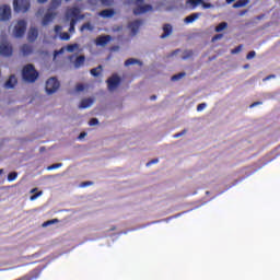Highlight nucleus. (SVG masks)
Wrapping results in <instances>:
<instances>
[{"label": "nucleus", "instance_id": "36", "mask_svg": "<svg viewBox=\"0 0 280 280\" xmlns=\"http://www.w3.org/2000/svg\"><path fill=\"white\" fill-rule=\"evenodd\" d=\"M206 108H207V103H200V104L197 106L198 113L205 110Z\"/></svg>", "mask_w": 280, "mask_h": 280}, {"label": "nucleus", "instance_id": "31", "mask_svg": "<svg viewBox=\"0 0 280 280\" xmlns=\"http://www.w3.org/2000/svg\"><path fill=\"white\" fill-rule=\"evenodd\" d=\"M185 75H187L185 72H179L172 77V81L177 82V80H182V78H185Z\"/></svg>", "mask_w": 280, "mask_h": 280}, {"label": "nucleus", "instance_id": "21", "mask_svg": "<svg viewBox=\"0 0 280 280\" xmlns=\"http://www.w3.org/2000/svg\"><path fill=\"white\" fill-rule=\"evenodd\" d=\"M250 0H238L236 1L234 4H233V8L234 9H237V8H245V5H248Z\"/></svg>", "mask_w": 280, "mask_h": 280}, {"label": "nucleus", "instance_id": "54", "mask_svg": "<svg viewBox=\"0 0 280 280\" xmlns=\"http://www.w3.org/2000/svg\"><path fill=\"white\" fill-rule=\"evenodd\" d=\"M247 13H248V10H243V11H240L238 15L244 16V14H247Z\"/></svg>", "mask_w": 280, "mask_h": 280}, {"label": "nucleus", "instance_id": "32", "mask_svg": "<svg viewBox=\"0 0 280 280\" xmlns=\"http://www.w3.org/2000/svg\"><path fill=\"white\" fill-rule=\"evenodd\" d=\"M59 167H62V163H56L47 167L48 172H51V170H58Z\"/></svg>", "mask_w": 280, "mask_h": 280}, {"label": "nucleus", "instance_id": "62", "mask_svg": "<svg viewBox=\"0 0 280 280\" xmlns=\"http://www.w3.org/2000/svg\"><path fill=\"white\" fill-rule=\"evenodd\" d=\"M65 1L69 2V1H71V0H65Z\"/></svg>", "mask_w": 280, "mask_h": 280}, {"label": "nucleus", "instance_id": "48", "mask_svg": "<svg viewBox=\"0 0 280 280\" xmlns=\"http://www.w3.org/2000/svg\"><path fill=\"white\" fill-rule=\"evenodd\" d=\"M154 163H159V159L151 160L147 163V167H150V165H154Z\"/></svg>", "mask_w": 280, "mask_h": 280}, {"label": "nucleus", "instance_id": "1", "mask_svg": "<svg viewBox=\"0 0 280 280\" xmlns=\"http://www.w3.org/2000/svg\"><path fill=\"white\" fill-rule=\"evenodd\" d=\"M22 78L24 82H28L30 84H34L38 80V71H36L34 65L28 63L23 67Z\"/></svg>", "mask_w": 280, "mask_h": 280}, {"label": "nucleus", "instance_id": "14", "mask_svg": "<svg viewBox=\"0 0 280 280\" xmlns=\"http://www.w3.org/2000/svg\"><path fill=\"white\" fill-rule=\"evenodd\" d=\"M98 14L103 19H110V18L115 16V10H113V9H105V10L101 11Z\"/></svg>", "mask_w": 280, "mask_h": 280}, {"label": "nucleus", "instance_id": "51", "mask_svg": "<svg viewBox=\"0 0 280 280\" xmlns=\"http://www.w3.org/2000/svg\"><path fill=\"white\" fill-rule=\"evenodd\" d=\"M261 102H254L249 108H255V106H260Z\"/></svg>", "mask_w": 280, "mask_h": 280}, {"label": "nucleus", "instance_id": "45", "mask_svg": "<svg viewBox=\"0 0 280 280\" xmlns=\"http://www.w3.org/2000/svg\"><path fill=\"white\" fill-rule=\"evenodd\" d=\"M101 3L103 5H110L113 3V0H101Z\"/></svg>", "mask_w": 280, "mask_h": 280}, {"label": "nucleus", "instance_id": "25", "mask_svg": "<svg viewBox=\"0 0 280 280\" xmlns=\"http://www.w3.org/2000/svg\"><path fill=\"white\" fill-rule=\"evenodd\" d=\"M84 30H89V32H93V24H91V22L84 23V24L80 27V32H84Z\"/></svg>", "mask_w": 280, "mask_h": 280}, {"label": "nucleus", "instance_id": "27", "mask_svg": "<svg viewBox=\"0 0 280 280\" xmlns=\"http://www.w3.org/2000/svg\"><path fill=\"white\" fill-rule=\"evenodd\" d=\"M226 27H229V23H226V22H221V23L215 27V32H223V30H226Z\"/></svg>", "mask_w": 280, "mask_h": 280}, {"label": "nucleus", "instance_id": "13", "mask_svg": "<svg viewBox=\"0 0 280 280\" xmlns=\"http://www.w3.org/2000/svg\"><path fill=\"white\" fill-rule=\"evenodd\" d=\"M18 83L19 81L16 80V75L11 74L9 77V80L4 83V89H14V86H16Z\"/></svg>", "mask_w": 280, "mask_h": 280}, {"label": "nucleus", "instance_id": "39", "mask_svg": "<svg viewBox=\"0 0 280 280\" xmlns=\"http://www.w3.org/2000/svg\"><path fill=\"white\" fill-rule=\"evenodd\" d=\"M255 56H256L255 50H252V51H249V52L247 54L246 59H247V60H253V58H255Z\"/></svg>", "mask_w": 280, "mask_h": 280}, {"label": "nucleus", "instance_id": "38", "mask_svg": "<svg viewBox=\"0 0 280 280\" xmlns=\"http://www.w3.org/2000/svg\"><path fill=\"white\" fill-rule=\"evenodd\" d=\"M100 124V120L97 118H92L89 121V126H97Z\"/></svg>", "mask_w": 280, "mask_h": 280}, {"label": "nucleus", "instance_id": "3", "mask_svg": "<svg viewBox=\"0 0 280 280\" xmlns=\"http://www.w3.org/2000/svg\"><path fill=\"white\" fill-rule=\"evenodd\" d=\"M45 89H46L47 95H54V93H56V91L60 89V81H58V79L52 77L46 81Z\"/></svg>", "mask_w": 280, "mask_h": 280}, {"label": "nucleus", "instance_id": "47", "mask_svg": "<svg viewBox=\"0 0 280 280\" xmlns=\"http://www.w3.org/2000/svg\"><path fill=\"white\" fill-rule=\"evenodd\" d=\"M240 51H242V45L237 46L236 48H234L232 50V54H240Z\"/></svg>", "mask_w": 280, "mask_h": 280}, {"label": "nucleus", "instance_id": "5", "mask_svg": "<svg viewBox=\"0 0 280 280\" xmlns=\"http://www.w3.org/2000/svg\"><path fill=\"white\" fill-rule=\"evenodd\" d=\"M107 89L108 91H115L119 84H121V78L117 74H113L110 78L107 79Z\"/></svg>", "mask_w": 280, "mask_h": 280}, {"label": "nucleus", "instance_id": "57", "mask_svg": "<svg viewBox=\"0 0 280 280\" xmlns=\"http://www.w3.org/2000/svg\"><path fill=\"white\" fill-rule=\"evenodd\" d=\"M38 3H47L48 0H37Z\"/></svg>", "mask_w": 280, "mask_h": 280}, {"label": "nucleus", "instance_id": "50", "mask_svg": "<svg viewBox=\"0 0 280 280\" xmlns=\"http://www.w3.org/2000/svg\"><path fill=\"white\" fill-rule=\"evenodd\" d=\"M272 78H277V75L270 74L264 79V82H267V80H272Z\"/></svg>", "mask_w": 280, "mask_h": 280}, {"label": "nucleus", "instance_id": "2", "mask_svg": "<svg viewBox=\"0 0 280 280\" xmlns=\"http://www.w3.org/2000/svg\"><path fill=\"white\" fill-rule=\"evenodd\" d=\"M30 8H32V2L30 0H13V10L14 12H30Z\"/></svg>", "mask_w": 280, "mask_h": 280}, {"label": "nucleus", "instance_id": "53", "mask_svg": "<svg viewBox=\"0 0 280 280\" xmlns=\"http://www.w3.org/2000/svg\"><path fill=\"white\" fill-rule=\"evenodd\" d=\"M69 32H70V34H74L75 33V26H70Z\"/></svg>", "mask_w": 280, "mask_h": 280}, {"label": "nucleus", "instance_id": "6", "mask_svg": "<svg viewBox=\"0 0 280 280\" xmlns=\"http://www.w3.org/2000/svg\"><path fill=\"white\" fill-rule=\"evenodd\" d=\"M0 54H1V56H4L5 58H10V56H12V54H14L12 44H10L9 42H2L0 44Z\"/></svg>", "mask_w": 280, "mask_h": 280}, {"label": "nucleus", "instance_id": "63", "mask_svg": "<svg viewBox=\"0 0 280 280\" xmlns=\"http://www.w3.org/2000/svg\"><path fill=\"white\" fill-rule=\"evenodd\" d=\"M258 19H261V16H258Z\"/></svg>", "mask_w": 280, "mask_h": 280}, {"label": "nucleus", "instance_id": "43", "mask_svg": "<svg viewBox=\"0 0 280 280\" xmlns=\"http://www.w3.org/2000/svg\"><path fill=\"white\" fill-rule=\"evenodd\" d=\"M224 35L222 34H217L212 37V42L215 43V40H220Z\"/></svg>", "mask_w": 280, "mask_h": 280}, {"label": "nucleus", "instance_id": "49", "mask_svg": "<svg viewBox=\"0 0 280 280\" xmlns=\"http://www.w3.org/2000/svg\"><path fill=\"white\" fill-rule=\"evenodd\" d=\"M272 78H277V75L270 74L264 79V82H267V80H272Z\"/></svg>", "mask_w": 280, "mask_h": 280}, {"label": "nucleus", "instance_id": "33", "mask_svg": "<svg viewBox=\"0 0 280 280\" xmlns=\"http://www.w3.org/2000/svg\"><path fill=\"white\" fill-rule=\"evenodd\" d=\"M60 39L61 40H70L71 39V35H69V33L63 32L60 34Z\"/></svg>", "mask_w": 280, "mask_h": 280}, {"label": "nucleus", "instance_id": "30", "mask_svg": "<svg viewBox=\"0 0 280 280\" xmlns=\"http://www.w3.org/2000/svg\"><path fill=\"white\" fill-rule=\"evenodd\" d=\"M140 61L135 59V58H129L125 61V67H130V65H137L139 63Z\"/></svg>", "mask_w": 280, "mask_h": 280}, {"label": "nucleus", "instance_id": "15", "mask_svg": "<svg viewBox=\"0 0 280 280\" xmlns=\"http://www.w3.org/2000/svg\"><path fill=\"white\" fill-rule=\"evenodd\" d=\"M202 16V13H191L190 15L186 16L184 22L189 24L194 23V21H197V19H200Z\"/></svg>", "mask_w": 280, "mask_h": 280}, {"label": "nucleus", "instance_id": "35", "mask_svg": "<svg viewBox=\"0 0 280 280\" xmlns=\"http://www.w3.org/2000/svg\"><path fill=\"white\" fill-rule=\"evenodd\" d=\"M74 49H78V44H72L67 46V51H74Z\"/></svg>", "mask_w": 280, "mask_h": 280}, {"label": "nucleus", "instance_id": "23", "mask_svg": "<svg viewBox=\"0 0 280 280\" xmlns=\"http://www.w3.org/2000/svg\"><path fill=\"white\" fill-rule=\"evenodd\" d=\"M194 57V50H185L182 56V60H189Z\"/></svg>", "mask_w": 280, "mask_h": 280}, {"label": "nucleus", "instance_id": "24", "mask_svg": "<svg viewBox=\"0 0 280 280\" xmlns=\"http://www.w3.org/2000/svg\"><path fill=\"white\" fill-rule=\"evenodd\" d=\"M136 9L133 10V14L139 16L141 14V0H136Z\"/></svg>", "mask_w": 280, "mask_h": 280}, {"label": "nucleus", "instance_id": "17", "mask_svg": "<svg viewBox=\"0 0 280 280\" xmlns=\"http://www.w3.org/2000/svg\"><path fill=\"white\" fill-rule=\"evenodd\" d=\"M172 26L170 24H164L163 25V34L160 36V38H167L172 34Z\"/></svg>", "mask_w": 280, "mask_h": 280}, {"label": "nucleus", "instance_id": "34", "mask_svg": "<svg viewBox=\"0 0 280 280\" xmlns=\"http://www.w3.org/2000/svg\"><path fill=\"white\" fill-rule=\"evenodd\" d=\"M188 3H190L192 8H197V5H200V3H202V0H188Z\"/></svg>", "mask_w": 280, "mask_h": 280}, {"label": "nucleus", "instance_id": "52", "mask_svg": "<svg viewBox=\"0 0 280 280\" xmlns=\"http://www.w3.org/2000/svg\"><path fill=\"white\" fill-rule=\"evenodd\" d=\"M62 30V26L60 25H55V32L56 34H58V32H60Z\"/></svg>", "mask_w": 280, "mask_h": 280}, {"label": "nucleus", "instance_id": "19", "mask_svg": "<svg viewBox=\"0 0 280 280\" xmlns=\"http://www.w3.org/2000/svg\"><path fill=\"white\" fill-rule=\"evenodd\" d=\"M21 51L23 56H30L31 54H33L34 49L32 48V46L24 44L21 47Z\"/></svg>", "mask_w": 280, "mask_h": 280}, {"label": "nucleus", "instance_id": "10", "mask_svg": "<svg viewBox=\"0 0 280 280\" xmlns=\"http://www.w3.org/2000/svg\"><path fill=\"white\" fill-rule=\"evenodd\" d=\"M140 27H141V20H136L128 24V28L130 30L132 36H137Z\"/></svg>", "mask_w": 280, "mask_h": 280}, {"label": "nucleus", "instance_id": "29", "mask_svg": "<svg viewBox=\"0 0 280 280\" xmlns=\"http://www.w3.org/2000/svg\"><path fill=\"white\" fill-rule=\"evenodd\" d=\"M58 222H59L58 219L48 220V221L44 222L42 224V226L45 229L47 226H51V224H58Z\"/></svg>", "mask_w": 280, "mask_h": 280}, {"label": "nucleus", "instance_id": "4", "mask_svg": "<svg viewBox=\"0 0 280 280\" xmlns=\"http://www.w3.org/2000/svg\"><path fill=\"white\" fill-rule=\"evenodd\" d=\"M25 32H27V22L25 20L18 21L13 31L15 38H23V36H25Z\"/></svg>", "mask_w": 280, "mask_h": 280}, {"label": "nucleus", "instance_id": "56", "mask_svg": "<svg viewBox=\"0 0 280 280\" xmlns=\"http://www.w3.org/2000/svg\"><path fill=\"white\" fill-rule=\"evenodd\" d=\"M36 191H38V188H33V189L31 190V194H36Z\"/></svg>", "mask_w": 280, "mask_h": 280}, {"label": "nucleus", "instance_id": "28", "mask_svg": "<svg viewBox=\"0 0 280 280\" xmlns=\"http://www.w3.org/2000/svg\"><path fill=\"white\" fill-rule=\"evenodd\" d=\"M16 178H19V173H16V172L9 173V175H8L9 183H12L13 180H16Z\"/></svg>", "mask_w": 280, "mask_h": 280}, {"label": "nucleus", "instance_id": "55", "mask_svg": "<svg viewBox=\"0 0 280 280\" xmlns=\"http://www.w3.org/2000/svg\"><path fill=\"white\" fill-rule=\"evenodd\" d=\"M85 136H86V132H81V133L79 135V139H84Z\"/></svg>", "mask_w": 280, "mask_h": 280}, {"label": "nucleus", "instance_id": "40", "mask_svg": "<svg viewBox=\"0 0 280 280\" xmlns=\"http://www.w3.org/2000/svg\"><path fill=\"white\" fill-rule=\"evenodd\" d=\"M186 133H187V130L184 129L182 132H177L173 137H174V139H178V137H183V135H186Z\"/></svg>", "mask_w": 280, "mask_h": 280}, {"label": "nucleus", "instance_id": "42", "mask_svg": "<svg viewBox=\"0 0 280 280\" xmlns=\"http://www.w3.org/2000/svg\"><path fill=\"white\" fill-rule=\"evenodd\" d=\"M93 185V182H83L80 184V187H91Z\"/></svg>", "mask_w": 280, "mask_h": 280}, {"label": "nucleus", "instance_id": "11", "mask_svg": "<svg viewBox=\"0 0 280 280\" xmlns=\"http://www.w3.org/2000/svg\"><path fill=\"white\" fill-rule=\"evenodd\" d=\"M56 12H51V9H48L47 13L44 15L42 20V25H48L56 19Z\"/></svg>", "mask_w": 280, "mask_h": 280}, {"label": "nucleus", "instance_id": "46", "mask_svg": "<svg viewBox=\"0 0 280 280\" xmlns=\"http://www.w3.org/2000/svg\"><path fill=\"white\" fill-rule=\"evenodd\" d=\"M201 4L205 10H209V8L212 7L211 3H206L205 1H202Z\"/></svg>", "mask_w": 280, "mask_h": 280}, {"label": "nucleus", "instance_id": "12", "mask_svg": "<svg viewBox=\"0 0 280 280\" xmlns=\"http://www.w3.org/2000/svg\"><path fill=\"white\" fill-rule=\"evenodd\" d=\"M38 38V28L36 27H31L27 34V40L30 43H34Z\"/></svg>", "mask_w": 280, "mask_h": 280}, {"label": "nucleus", "instance_id": "20", "mask_svg": "<svg viewBox=\"0 0 280 280\" xmlns=\"http://www.w3.org/2000/svg\"><path fill=\"white\" fill-rule=\"evenodd\" d=\"M102 70H103L102 66H98V67H96V68L91 69V70H90V73H91V75H93L94 78H100V75H102Z\"/></svg>", "mask_w": 280, "mask_h": 280}, {"label": "nucleus", "instance_id": "37", "mask_svg": "<svg viewBox=\"0 0 280 280\" xmlns=\"http://www.w3.org/2000/svg\"><path fill=\"white\" fill-rule=\"evenodd\" d=\"M75 91H77V93H80V92L84 91V84H82V83L77 84L75 85Z\"/></svg>", "mask_w": 280, "mask_h": 280}, {"label": "nucleus", "instance_id": "59", "mask_svg": "<svg viewBox=\"0 0 280 280\" xmlns=\"http://www.w3.org/2000/svg\"><path fill=\"white\" fill-rule=\"evenodd\" d=\"M233 1H235V0H226V3L231 4V3H233Z\"/></svg>", "mask_w": 280, "mask_h": 280}, {"label": "nucleus", "instance_id": "9", "mask_svg": "<svg viewBox=\"0 0 280 280\" xmlns=\"http://www.w3.org/2000/svg\"><path fill=\"white\" fill-rule=\"evenodd\" d=\"M112 38L113 37L110 35L98 36L95 39V45H97V47H106V45H108V43H110Z\"/></svg>", "mask_w": 280, "mask_h": 280}, {"label": "nucleus", "instance_id": "8", "mask_svg": "<svg viewBox=\"0 0 280 280\" xmlns=\"http://www.w3.org/2000/svg\"><path fill=\"white\" fill-rule=\"evenodd\" d=\"M66 19L67 21H69V19L82 20L84 19V15L80 14V9L78 7H73L67 12Z\"/></svg>", "mask_w": 280, "mask_h": 280}, {"label": "nucleus", "instance_id": "61", "mask_svg": "<svg viewBox=\"0 0 280 280\" xmlns=\"http://www.w3.org/2000/svg\"><path fill=\"white\" fill-rule=\"evenodd\" d=\"M245 69H248V66H245Z\"/></svg>", "mask_w": 280, "mask_h": 280}, {"label": "nucleus", "instance_id": "16", "mask_svg": "<svg viewBox=\"0 0 280 280\" xmlns=\"http://www.w3.org/2000/svg\"><path fill=\"white\" fill-rule=\"evenodd\" d=\"M85 60L86 57H84V55L77 57V59L74 60V68L80 69V67H84Z\"/></svg>", "mask_w": 280, "mask_h": 280}, {"label": "nucleus", "instance_id": "60", "mask_svg": "<svg viewBox=\"0 0 280 280\" xmlns=\"http://www.w3.org/2000/svg\"><path fill=\"white\" fill-rule=\"evenodd\" d=\"M3 174V168H0V175H2Z\"/></svg>", "mask_w": 280, "mask_h": 280}, {"label": "nucleus", "instance_id": "22", "mask_svg": "<svg viewBox=\"0 0 280 280\" xmlns=\"http://www.w3.org/2000/svg\"><path fill=\"white\" fill-rule=\"evenodd\" d=\"M62 5V0H51L50 2V10H56Z\"/></svg>", "mask_w": 280, "mask_h": 280}, {"label": "nucleus", "instance_id": "7", "mask_svg": "<svg viewBox=\"0 0 280 280\" xmlns=\"http://www.w3.org/2000/svg\"><path fill=\"white\" fill-rule=\"evenodd\" d=\"M12 19V8L8 4L0 5V21H10Z\"/></svg>", "mask_w": 280, "mask_h": 280}, {"label": "nucleus", "instance_id": "18", "mask_svg": "<svg viewBox=\"0 0 280 280\" xmlns=\"http://www.w3.org/2000/svg\"><path fill=\"white\" fill-rule=\"evenodd\" d=\"M91 106H93V98H85L81 101L79 108H91Z\"/></svg>", "mask_w": 280, "mask_h": 280}, {"label": "nucleus", "instance_id": "58", "mask_svg": "<svg viewBox=\"0 0 280 280\" xmlns=\"http://www.w3.org/2000/svg\"><path fill=\"white\" fill-rule=\"evenodd\" d=\"M150 100H151L152 102H154V100H156V95H152V96L150 97Z\"/></svg>", "mask_w": 280, "mask_h": 280}, {"label": "nucleus", "instance_id": "41", "mask_svg": "<svg viewBox=\"0 0 280 280\" xmlns=\"http://www.w3.org/2000/svg\"><path fill=\"white\" fill-rule=\"evenodd\" d=\"M78 21H80V20H79V19H75V18H72V19L70 20V26L75 27V25L78 24Z\"/></svg>", "mask_w": 280, "mask_h": 280}, {"label": "nucleus", "instance_id": "44", "mask_svg": "<svg viewBox=\"0 0 280 280\" xmlns=\"http://www.w3.org/2000/svg\"><path fill=\"white\" fill-rule=\"evenodd\" d=\"M39 196H43V191H39V192H37L35 195H32L31 196V200H36V198H38Z\"/></svg>", "mask_w": 280, "mask_h": 280}, {"label": "nucleus", "instance_id": "26", "mask_svg": "<svg viewBox=\"0 0 280 280\" xmlns=\"http://www.w3.org/2000/svg\"><path fill=\"white\" fill-rule=\"evenodd\" d=\"M153 8L151 4H142L141 5V14H145V12H152Z\"/></svg>", "mask_w": 280, "mask_h": 280}]
</instances>
